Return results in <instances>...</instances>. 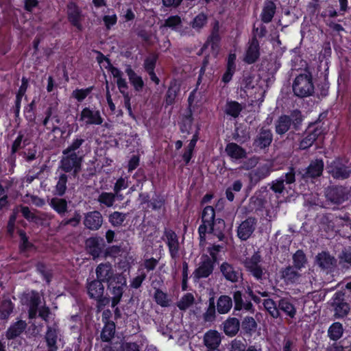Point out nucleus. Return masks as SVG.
I'll list each match as a JSON object with an SVG mask.
<instances>
[{
    "mask_svg": "<svg viewBox=\"0 0 351 351\" xmlns=\"http://www.w3.org/2000/svg\"><path fill=\"white\" fill-rule=\"evenodd\" d=\"M22 301L29 306L28 315L29 319L35 318L38 311L39 316L45 321H47L50 313L49 308L45 306H40L38 308L41 304V298L38 292L32 291L26 293L23 296Z\"/></svg>",
    "mask_w": 351,
    "mask_h": 351,
    "instance_id": "1",
    "label": "nucleus"
},
{
    "mask_svg": "<svg viewBox=\"0 0 351 351\" xmlns=\"http://www.w3.org/2000/svg\"><path fill=\"white\" fill-rule=\"evenodd\" d=\"M215 213L212 206H206L203 210L202 215V225L199 228V232L200 235L204 234L206 231L214 233L217 235L219 240L223 238V234L221 230L215 232L214 226L216 225L214 223Z\"/></svg>",
    "mask_w": 351,
    "mask_h": 351,
    "instance_id": "2",
    "label": "nucleus"
},
{
    "mask_svg": "<svg viewBox=\"0 0 351 351\" xmlns=\"http://www.w3.org/2000/svg\"><path fill=\"white\" fill-rule=\"evenodd\" d=\"M313 89L311 75L308 73L299 75L293 84L295 95L300 97L309 96L313 92Z\"/></svg>",
    "mask_w": 351,
    "mask_h": 351,
    "instance_id": "3",
    "label": "nucleus"
},
{
    "mask_svg": "<svg viewBox=\"0 0 351 351\" xmlns=\"http://www.w3.org/2000/svg\"><path fill=\"white\" fill-rule=\"evenodd\" d=\"M82 158L79 157L76 153L63 154L60 161V168L65 172L73 171V174H77L81 169Z\"/></svg>",
    "mask_w": 351,
    "mask_h": 351,
    "instance_id": "4",
    "label": "nucleus"
},
{
    "mask_svg": "<svg viewBox=\"0 0 351 351\" xmlns=\"http://www.w3.org/2000/svg\"><path fill=\"white\" fill-rule=\"evenodd\" d=\"M328 172L335 179L345 180L351 175V167L342 163L339 159L333 160L327 167Z\"/></svg>",
    "mask_w": 351,
    "mask_h": 351,
    "instance_id": "5",
    "label": "nucleus"
},
{
    "mask_svg": "<svg viewBox=\"0 0 351 351\" xmlns=\"http://www.w3.org/2000/svg\"><path fill=\"white\" fill-rule=\"evenodd\" d=\"M302 121L300 112H294L291 117L281 116L276 123V132L278 134L286 133L290 128L291 123L296 127Z\"/></svg>",
    "mask_w": 351,
    "mask_h": 351,
    "instance_id": "6",
    "label": "nucleus"
},
{
    "mask_svg": "<svg viewBox=\"0 0 351 351\" xmlns=\"http://www.w3.org/2000/svg\"><path fill=\"white\" fill-rule=\"evenodd\" d=\"M261 257L254 253L251 257L247 258L244 262L247 270L257 280H261L264 275L265 269L261 265Z\"/></svg>",
    "mask_w": 351,
    "mask_h": 351,
    "instance_id": "7",
    "label": "nucleus"
},
{
    "mask_svg": "<svg viewBox=\"0 0 351 351\" xmlns=\"http://www.w3.org/2000/svg\"><path fill=\"white\" fill-rule=\"evenodd\" d=\"M96 275L97 281L107 282L110 286H112V282H115L117 276L120 275H114L112 265L109 263L99 264L96 269Z\"/></svg>",
    "mask_w": 351,
    "mask_h": 351,
    "instance_id": "8",
    "label": "nucleus"
},
{
    "mask_svg": "<svg viewBox=\"0 0 351 351\" xmlns=\"http://www.w3.org/2000/svg\"><path fill=\"white\" fill-rule=\"evenodd\" d=\"M256 226V219L254 217H248L237 228V236L242 241L247 240L253 234Z\"/></svg>",
    "mask_w": 351,
    "mask_h": 351,
    "instance_id": "9",
    "label": "nucleus"
},
{
    "mask_svg": "<svg viewBox=\"0 0 351 351\" xmlns=\"http://www.w3.org/2000/svg\"><path fill=\"white\" fill-rule=\"evenodd\" d=\"M126 286V280L122 276H117L115 282H112V286L108 285L110 290L112 298V306H116L123 295V288Z\"/></svg>",
    "mask_w": 351,
    "mask_h": 351,
    "instance_id": "10",
    "label": "nucleus"
},
{
    "mask_svg": "<svg viewBox=\"0 0 351 351\" xmlns=\"http://www.w3.org/2000/svg\"><path fill=\"white\" fill-rule=\"evenodd\" d=\"M80 121L86 125H101L103 119L99 110L84 108L80 113Z\"/></svg>",
    "mask_w": 351,
    "mask_h": 351,
    "instance_id": "11",
    "label": "nucleus"
},
{
    "mask_svg": "<svg viewBox=\"0 0 351 351\" xmlns=\"http://www.w3.org/2000/svg\"><path fill=\"white\" fill-rule=\"evenodd\" d=\"M343 294L337 293L332 298V306L335 309V314L337 317H344L349 311V306L346 302H343Z\"/></svg>",
    "mask_w": 351,
    "mask_h": 351,
    "instance_id": "12",
    "label": "nucleus"
},
{
    "mask_svg": "<svg viewBox=\"0 0 351 351\" xmlns=\"http://www.w3.org/2000/svg\"><path fill=\"white\" fill-rule=\"evenodd\" d=\"M103 218L99 211L88 213L84 219V223L86 228L90 230H98L102 225Z\"/></svg>",
    "mask_w": 351,
    "mask_h": 351,
    "instance_id": "13",
    "label": "nucleus"
},
{
    "mask_svg": "<svg viewBox=\"0 0 351 351\" xmlns=\"http://www.w3.org/2000/svg\"><path fill=\"white\" fill-rule=\"evenodd\" d=\"M225 152L232 160H241L247 156L245 149L235 143H228L226 146Z\"/></svg>",
    "mask_w": 351,
    "mask_h": 351,
    "instance_id": "14",
    "label": "nucleus"
},
{
    "mask_svg": "<svg viewBox=\"0 0 351 351\" xmlns=\"http://www.w3.org/2000/svg\"><path fill=\"white\" fill-rule=\"evenodd\" d=\"M315 262L321 269L324 270H330L336 264L335 258L326 252L319 253L316 256Z\"/></svg>",
    "mask_w": 351,
    "mask_h": 351,
    "instance_id": "15",
    "label": "nucleus"
},
{
    "mask_svg": "<svg viewBox=\"0 0 351 351\" xmlns=\"http://www.w3.org/2000/svg\"><path fill=\"white\" fill-rule=\"evenodd\" d=\"M326 197L328 201L333 204H339L346 199L343 189L341 187H330L326 191Z\"/></svg>",
    "mask_w": 351,
    "mask_h": 351,
    "instance_id": "16",
    "label": "nucleus"
},
{
    "mask_svg": "<svg viewBox=\"0 0 351 351\" xmlns=\"http://www.w3.org/2000/svg\"><path fill=\"white\" fill-rule=\"evenodd\" d=\"M220 269L226 279L232 282H238L241 278V271L228 263H223Z\"/></svg>",
    "mask_w": 351,
    "mask_h": 351,
    "instance_id": "17",
    "label": "nucleus"
},
{
    "mask_svg": "<svg viewBox=\"0 0 351 351\" xmlns=\"http://www.w3.org/2000/svg\"><path fill=\"white\" fill-rule=\"evenodd\" d=\"M167 243L169 247L171 256L173 258L178 257L179 252V242L177 234L172 230L165 232Z\"/></svg>",
    "mask_w": 351,
    "mask_h": 351,
    "instance_id": "18",
    "label": "nucleus"
},
{
    "mask_svg": "<svg viewBox=\"0 0 351 351\" xmlns=\"http://www.w3.org/2000/svg\"><path fill=\"white\" fill-rule=\"evenodd\" d=\"M221 341L220 333L215 330L207 331L204 336L205 346L210 349H216Z\"/></svg>",
    "mask_w": 351,
    "mask_h": 351,
    "instance_id": "19",
    "label": "nucleus"
},
{
    "mask_svg": "<svg viewBox=\"0 0 351 351\" xmlns=\"http://www.w3.org/2000/svg\"><path fill=\"white\" fill-rule=\"evenodd\" d=\"M259 57V44L256 38H253L247 49L244 61L248 64L256 62Z\"/></svg>",
    "mask_w": 351,
    "mask_h": 351,
    "instance_id": "20",
    "label": "nucleus"
},
{
    "mask_svg": "<svg viewBox=\"0 0 351 351\" xmlns=\"http://www.w3.org/2000/svg\"><path fill=\"white\" fill-rule=\"evenodd\" d=\"M27 327L25 321L19 320L12 324L7 330L5 337L8 339H14L20 336Z\"/></svg>",
    "mask_w": 351,
    "mask_h": 351,
    "instance_id": "21",
    "label": "nucleus"
},
{
    "mask_svg": "<svg viewBox=\"0 0 351 351\" xmlns=\"http://www.w3.org/2000/svg\"><path fill=\"white\" fill-rule=\"evenodd\" d=\"M324 169V162L322 160L312 161L306 169L304 178H316L322 173Z\"/></svg>",
    "mask_w": 351,
    "mask_h": 351,
    "instance_id": "22",
    "label": "nucleus"
},
{
    "mask_svg": "<svg viewBox=\"0 0 351 351\" xmlns=\"http://www.w3.org/2000/svg\"><path fill=\"white\" fill-rule=\"evenodd\" d=\"M299 271L291 266H289L282 271V278L287 284L298 282L301 278Z\"/></svg>",
    "mask_w": 351,
    "mask_h": 351,
    "instance_id": "23",
    "label": "nucleus"
},
{
    "mask_svg": "<svg viewBox=\"0 0 351 351\" xmlns=\"http://www.w3.org/2000/svg\"><path fill=\"white\" fill-rule=\"evenodd\" d=\"M272 141V134L268 129L262 128L257 136L254 145L261 149L268 147Z\"/></svg>",
    "mask_w": 351,
    "mask_h": 351,
    "instance_id": "24",
    "label": "nucleus"
},
{
    "mask_svg": "<svg viewBox=\"0 0 351 351\" xmlns=\"http://www.w3.org/2000/svg\"><path fill=\"white\" fill-rule=\"evenodd\" d=\"M67 13L69 21L78 29H81V13L77 5L73 3H69Z\"/></svg>",
    "mask_w": 351,
    "mask_h": 351,
    "instance_id": "25",
    "label": "nucleus"
},
{
    "mask_svg": "<svg viewBox=\"0 0 351 351\" xmlns=\"http://www.w3.org/2000/svg\"><path fill=\"white\" fill-rule=\"evenodd\" d=\"M58 328L56 326H48L45 334V340L49 351H57Z\"/></svg>",
    "mask_w": 351,
    "mask_h": 351,
    "instance_id": "26",
    "label": "nucleus"
},
{
    "mask_svg": "<svg viewBox=\"0 0 351 351\" xmlns=\"http://www.w3.org/2000/svg\"><path fill=\"white\" fill-rule=\"evenodd\" d=\"M88 293L90 298L99 300L103 296L104 287L100 281L93 280L87 287Z\"/></svg>",
    "mask_w": 351,
    "mask_h": 351,
    "instance_id": "27",
    "label": "nucleus"
},
{
    "mask_svg": "<svg viewBox=\"0 0 351 351\" xmlns=\"http://www.w3.org/2000/svg\"><path fill=\"white\" fill-rule=\"evenodd\" d=\"M322 132V130L321 129L314 128L313 130H311V128H309L308 134L300 142V148L305 149L311 146Z\"/></svg>",
    "mask_w": 351,
    "mask_h": 351,
    "instance_id": "28",
    "label": "nucleus"
},
{
    "mask_svg": "<svg viewBox=\"0 0 351 351\" xmlns=\"http://www.w3.org/2000/svg\"><path fill=\"white\" fill-rule=\"evenodd\" d=\"M239 330V322L235 317L228 318L223 322V331L229 336L237 334Z\"/></svg>",
    "mask_w": 351,
    "mask_h": 351,
    "instance_id": "29",
    "label": "nucleus"
},
{
    "mask_svg": "<svg viewBox=\"0 0 351 351\" xmlns=\"http://www.w3.org/2000/svg\"><path fill=\"white\" fill-rule=\"evenodd\" d=\"M86 247L88 252L95 258L99 256L101 252L99 241L97 238H89L86 241Z\"/></svg>",
    "mask_w": 351,
    "mask_h": 351,
    "instance_id": "30",
    "label": "nucleus"
},
{
    "mask_svg": "<svg viewBox=\"0 0 351 351\" xmlns=\"http://www.w3.org/2000/svg\"><path fill=\"white\" fill-rule=\"evenodd\" d=\"M49 204L60 215H63L67 211V202L64 199L53 197L50 199Z\"/></svg>",
    "mask_w": 351,
    "mask_h": 351,
    "instance_id": "31",
    "label": "nucleus"
},
{
    "mask_svg": "<svg viewBox=\"0 0 351 351\" xmlns=\"http://www.w3.org/2000/svg\"><path fill=\"white\" fill-rule=\"evenodd\" d=\"M232 306V302L230 297L221 295L217 302V309L220 314H225L229 312Z\"/></svg>",
    "mask_w": 351,
    "mask_h": 351,
    "instance_id": "32",
    "label": "nucleus"
},
{
    "mask_svg": "<svg viewBox=\"0 0 351 351\" xmlns=\"http://www.w3.org/2000/svg\"><path fill=\"white\" fill-rule=\"evenodd\" d=\"M125 73H127L130 82L133 85L134 89L138 91L141 90L144 86L141 77L137 75L130 66H128L125 69Z\"/></svg>",
    "mask_w": 351,
    "mask_h": 351,
    "instance_id": "33",
    "label": "nucleus"
},
{
    "mask_svg": "<svg viewBox=\"0 0 351 351\" xmlns=\"http://www.w3.org/2000/svg\"><path fill=\"white\" fill-rule=\"evenodd\" d=\"M276 5L272 1H268L265 3L262 13L261 19L264 23H269L275 14Z\"/></svg>",
    "mask_w": 351,
    "mask_h": 351,
    "instance_id": "34",
    "label": "nucleus"
},
{
    "mask_svg": "<svg viewBox=\"0 0 351 351\" xmlns=\"http://www.w3.org/2000/svg\"><path fill=\"white\" fill-rule=\"evenodd\" d=\"M213 270V265L210 261L203 262L195 271L194 276L197 278L208 277Z\"/></svg>",
    "mask_w": 351,
    "mask_h": 351,
    "instance_id": "35",
    "label": "nucleus"
},
{
    "mask_svg": "<svg viewBox=\"0 0 351 351\" xmlns=\"http://www.w3.org/2000/svg\"><path fill=\"white\" fill-rule=\"evenodd\" d=\"M45 114L46 117L43 121V125L46 128L47 130L55 132L58 128L54 124V121L58 123L60 122L59 119L57 117H51L52 111L51 108L47 110Z\"/></svg>",
    "mask_w": 351,
    "mask_h": 351,
    "instance_id": "36",
    "label": "nucleus"
},
{
    "mask_svg": "<svg viewBox=\"0 0 351 351\" xmlns=\"http://www.w3.org/2000/svg\"><path fill=\"white\" fill-rule=\"evenodd\" d=\"M243 107L241 105L234 101H227L225 106V112L226 114L231 116L233 118L239 117Z\"/></svg>",
    "mask_w": 351,
    "mask_h": 351,
    "instance_id": "37",
    "label": "nucleus"
},
{
    "mask_svg": "<svg viewBox=\"0 0 351 351\" xmlns=\"http://www.w3.org/2000/svg\"><path fill=\"white\" fill-rule=\"evenodd\" d=\"M117 195L114 193L102 192L97 198V201L106 207H112L115 202Z\"/></svg>",
    "mask_w": 351,
    "mask_h": 351,
    "instance_id": "38",
    "label": "nucleus"
},
{
    "mask_svg": "<svg viewBox=\"0 0 351 351\" xmlns=\"http://www.w3.org/2000/svg\"><path fill=\"white\" fill-rule=\"evenodd\" d=\"M180 91V88L176 84H171L170 86L169 87L166 97H165V104L167 106L172 105L174 104L176 98L177 97V95L178 92Z\"/></svg>",
    "mask_w": 351,
    "mask_h": 351,
    "instance_id": "39",
    "label": "nucleus"
},
{
    "mask_svg": "<svg viewBox=\"0 0 351 351\" xmlns=\"http://www.w3.org/2000/svg\"><path fill=\"white\" fill-rule=\"evenodd\" d=\"M58 181L55 186V193L59 196L63 195L66 190L67 176L61 173L58 177Z\"/></svg>",
    "mask_w": 351,
    "mask_h": 351,
    "instance_id": "40",
    "label": "nucleus"
},
{
    "mask_svg": "<svg viewBox=\"0 0 351 351\" xmlns=\"http://www.w3.org/2000/svg\"><path fill=\"white\" fill-rule=\"evenodd\" d=\"M278 308L290 317H293L296 313L294 306L287 299H282L278 304Z\"/></svg>",
    "mask_w": 351,
    "mask_h": 351,
    "instance_id": "41",
    "label": "nucleus"
},
{
    "mask_svg": "<svg viewBox=\"0 0 351 351\" xmlns=\"http://www.w3.org/2000/svg\"><path fill=\"white\" fill-rule=\"evenodd\" d=\"M293 267L298 270H301L302 268L305 267L306 263V258L302 251L298 250L293 256Z\"/></svg>",
    "mask_w": 351,
    "mask_h": 351,
    "instance_id": "42",
    "label": "nucleus"
},
{
    "mask_svg": "<svg viewBox=\"0 0 351 351\" xmlns=\"http://www.w3.org/2000/svg\"><path fill=\"white\" fill-rule=\"evenodd\" d=\"M115 331V326L113 322H108L104 327L101 338L104 341H109L114 337Z\"/></svg>",
    "mask_w": 351,
    "mask_h": 351,
    "instance_id": "43",
    "label": "nucleus"
},
{
    "mask_svg": "<svg viewBox=\"0 0 351 351\" xmlns=\"http://www.w3.org/2000/svg\"><path fill=\"white\" fill-rule=\"evenodd\" d=\"M13 311V304L10 300H4L0 305V319H7Z\"/></svg>",
    "mask_w": 351,
    "mask_h": 351,
    "instance_id": "44",
    "label": "nucleus"
},
{
    "mask_svg": "<svg viewBox=\"0 0 351 351\" xmlns=\"http://www.w3.org/2000/svg\"><path fill=\"white\" fill-rule=\"evenodd\" d=\"M182 25V20L179 16H171L167 18L161 27H169L173 30H178Z\"/></svg>",
    "mask_w": 351,
    "mask_h": 351,
    "instance_id": "45",
    "label": "nucleus"
},
{
    "mask_svg": "<svg viewBox=\"0 0 351 351\" xmlns=\"http://www.w3.org/2000/svg\"><path fill=\"white\" fill-rule=\"evenodd\" d=\"M343 335L342 325L339 322H335L328 329V336L332 340L339 339Z\"/></svg>",
    "mask_w": 351,
    "mask_h": 351,
    "instance_id": "46",
    "label": "nucleus"
},
{
    "mask_svg": "<svg viewBox=\"0 0 351 351\" xmlns=\"http://www.w3.org/2000/svg\"><path fill=\"white\" fill-rule=\"evenodd\" d=\"M129 183L128 177H121L117 180L116 183L114 184L113 190L119 199H123V197L122 195H119V193L121 190L127 189Z\"/></svg>",
    "mask_w": 351,
    "mask_h": 351,
    "instance_id": "47",
    "label": "nucleus"
},
{
    "mask_svg": "<svg viewBox=\"0 0 351 351\" xmlns=\"http://www.w3.org/2000/svg\"><path fill=\"white\" fill-rule=\"evenodd\" d=\"M195 301V298L192 293H188L184 295L178 302V307L180 310H186L189 308Z\"/></svg>",
    "mask_w": 351,
    "mask_h": 351,
    "instance_id": "48",
    "label": "nucleus"
},
{
    "mask_svg": "<svg viewBox=\"0 0 351 351\" xmlns=\"http://www.w3.org/2000/svg\"><path fill=\"white\" fill-rule=\"evenodd\" d=\"M219 25L218 21H215L213 25L212 34L207 41V45H210V43H214L216 45V50L219 49V43L220 41L219 36Z\"/></svg>",
    "mask_w": 351,
    "mask_h": 351,
    "instance_id": "49",
    "label": "nucleus"
},
{
    "mask_svg": "<svg viewBox=\"0 0 351 351\" xmlns=\"http://www.w3.org/2000/svg\"><path fill=\"white\" fill-rule=\"evenodd\" d=\"M127 215L114 211L109 215V221L113 226H120L124 222Z\"/></svg>",
    "mask_w": 351,
    "mask_h": 351,
    "instance_id": "50",
    "label": "nucleus"
},
{
    "mask_svg": "<svg viewBox=\"0 0 351 351\" xmlns=\"http://www.w3.org/2000/svg\"><path fill=\"white\" fill-rule=\"evenodd\" d=\"M265 308L273 317H278L279 315V310L276 307L275 302L271 299H265L263 303Z\"/></svg>",
    "mask_w": 351,
    "mask_h": 351,
    "instance_id": "51",
    "label": "nucleus"
},
{
    "mask_svg": "<svg viewBox=\"0 0 351 351\" xmlns=\"http://www.w3.org/2000/svg\"><path fill=\"white\" fill-rule=\"evenodd\" d=\"M207 23V16L203 13L197 15L193 21L191 22V27L196 29H201Z\"/></svg>",
    "mask_w": 351,
    "mask_h": 351,
    "instance_id": "52",
    "label": "nucleus"
},
{
    "mask_svg": "<svg viewBox=\"0 0 351 351\" xmlns=\"http://www.w3.org/2000/svg\"><path fill=\"white\" fill-rule=\"evenodd\" d=\"M154 299L156 303L161 306H169L170 300L167 294L159 289H156L154 293Z\"/></svg>",
    "mask_w": 351,
    "mask_h": 351,
    "instance_id": "53",
    "label": "nucleus"
},
{
    "mask_svg": "<svg viewBox=\"0 0 351 351\" xmlns=\"http://www.w3.org/2000/svg\"><path fill=\"white\" fill-rule=\"evenodd\" d=\"M84 142V139L82 138L77 137L74 138L71 143V145L63 151V154H66L68 152L70 153H75V150L80 147V146Z\"/></svg>",
    "mask_w": 351,
    "mask_h": 351,
    "instance_id": "54",
    "label": "nucleus"
},
{
    "mask_svg": "<svg viewBox=\"0 0 351 351\" xmlns=\"http://www.w3.org/2000/svg\"><path fill=\"white\" fill-rule=\"evenodd\" d=\"M285 180L283 177L272 182L271 189L276 193H282L285 189Z\"/></svg>",
    "mask_w": 351,
    "mask_h": 351,
    "instance_id": "55",
    "label": "nucleus"
},
{
    "mask_svg": "<svg viewBox=\"0 0 351 351\" xmlns=\"http://www.w3.org/2000/svg\"><path fill=\"white\" fill-rule=\"evenodd\" d=\"M90 93V88L86 89H76L73 91L72 95L75 97L78 101H82L84 100L87 95Z\"/></svg>",
    "mask_w": 351,
    "mask_h": 351,
    "instance_id": "56",
    "label": "nucleus"
},
{
    "mask_svg": "<svg viewBox=\"0 0 351 351\" xmlns=\"http://www.w3.org/2000/svg\"><path fill=\"white\" fill-rule=\"evenodd\" d=\"M215 318V308L214 302L210 303V306L204 314V319L205 322H213Z\"/></svg>",
    "mask_w": 351,
    "mask_h": 351,
    "instance_id": "57",
    "label": "nucleus"
},
{
    "mask_svg": "<svg viewBox=\"0 0 351 351\" xmlns=\"http://www.w3.org/2000/svg\"><path fill=\"white\" fill-rule=\"evenodd\" d=\"M340 263L347 267H351V250H345L340 256Z\"/></svg>",
    "mask_w": 351,
    "mask_h": 351,
    "instance_id": "58",
    "label": "nucleus"
},
{
    "mask_svg": "<svg viewBox=\"0 0 351 351\" xmlns=\"http://www.w3.org/2000/svg\"><path fill=\"white\" fill-rule=\"evenodd\" d=\"M246 346L241 340L235 339L231 343L230 351H246Z\"/></svg>",
    "mask_w": 351,
    "mask_h": 351,
    "instance_id": "59",
    "label": "nucleus"
},
{
    "mask_svg": "<svg viewBox=\"0 0 351 351\" xmlns=\"http://www.w3.org/2000/svg\"><path fill=\"white\" fill-rule=\"evenodd\" d=\"M145 278L146 274L144 272H141L140 274H138L137 276H136L132 280L130 283L131 287L134 289L139 288L141 286L142 282L145 279Z\"/></svg>",
    "mask_w": 351,
    "mask_h": 351,
    "instance_id": "60",
    "label": "nucleus"
},
{
    "mask_svg": "<svg viewBox=\"0 0 351 351\" xmlns=\"http://www.w3.org/2000/svg\"><path fill=\"white\" fill-rule=\"evenodd\" d=\"M196 90H193L188 98L189 101V108L190 110V112H194L195 110L196 106H197V96H196Z\"/></svg>",
    "mask_w": 351,
    "mask_h": 351,
    "instance_id": "61",
    "label": "nucleus"
},
{
    "mask_svg": "<svg viewBox=\"0 0 351 351\" xmlns=\"http://www.w3.org/2000/svg\"><path fill=\"white\" fill-rule=\"evenodd\" d=\"M156 62L155 56L149 57L145 60L144 66L147 73L154 71Z\"/></svg>",
    "mask_w": 351,
    "mask_h": 351,
    "instance_id": "62",
    "label": "nucleus"
},
{
    "mask_svg": "<svg viewBox=\"0 0 351 351\" xmlns=\"http://www.w3.org/2000/svg\"><path fill=\"white\" fill-rule=\"evenodd\" d=\"M104 23L107 29H110L112 26L116 24L117 17L116 14L106 15L103 17Z\"/></svg>",
    "mask_w": 351,
    "mask_h": 351,
    "instance_id": "63",
    "label": "nucleus"
},
{
    "mask_svg": "<svg viewBox=\"0 0 351 351\" xmlns=\"http://www.w3.org/2000/svg\"><path fill=\"white\" fill-rule=\"evenodd\" d=\"M234 309L240 311L243 308V300L242 295L240 291H236L234 293Z\"/></svg>",
    "mask_w": 351,
    "mask_h": 351,
    "instance_id": "64",
    "label": "nucleus"
}]
</instances>
